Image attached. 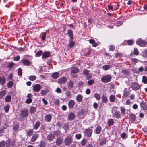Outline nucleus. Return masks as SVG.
Listing matches in <instances>:
<instances>
[{"mask_svg": "<svg viewBox=\"0 0 147 147\" xmlns=\"http://www.w3.org/2000/svg\"><path fill=\"white\" fill-rule=\"evenodd\" d=\"M22 74V71L21 68H18V74L19 76H21Z\"/></svg>", "mask_w": 147, "mask_h": 147, "instance_id": "864d4df0", "label": "nucleus"}, {"mask_svg": "<svg viewBox=\"0 0 147 147\" xmlns=\"http://www.w3.org/2000/svg\"><path fill=\"white\" fill-rule=\"evenodd\" d=\"M19 125L18 124H16L14 125L13 127V130L16 131L19 128Z\"/></svg>", "mask_w": 147, "mask_h": 147, "instance_id": "338daca9", "label": "nucleus"}, {"mask_svg": "<svg viewBox=\"0 0 147 147\" xmlns=\"http://www.w3.org/2000/svg\"><path fill=\"white\" fill-rule=\"evenodd\" d=\"M127 43L128 45H131L133 43V42L132 40H127Z\"/></svg>", "mask_w": 147, "mask_h": 147, "instance_id": "69168bd1", "label": "nucleus"}, {"mask_svg": "<svg viewBox=\"0 0 147 147\" xmlns=\"http://www.w3.org/2000/svg\"><path fill=\"white\" fill-rule=\"evenodd\" d=\"M67 79L65 77H62L58 80V82L60 84L64 83L67 80Z\"/></svg>", "mask_w": 147, "mask_h": 147, "instance_id": "ddd939ff", "label": "nucleus"}, {"mask_svg": "<svg viewBox=\"0 0 147 147\" xmlns=\"http://www.w3.org/2000/svg\"><path fill=\"white\" fill-rule=\"evenodd\" d=\"M36 110V108L35 107H31L29 109V112L31 113H34Z\"/></svg>", "mask_w": 147, "mask_h": 147, "instance_id": "a878e982", "label": "nucleus"}, {"mask_svg": "<svg viewBox=\"0 0 147 147\" xmlns=\"http://www.w3.org/2000/svg\"><path fill=\"white\" fill-rule=\"evenodd\" d=\"M11 100V97L9 95H8L6 96L5 97V100L6 102H9Z\"/></svg>", "mask_w": 147, "mask_h": 147, "instance_id": "2f4dec72", "label": "nucleus"}, {"mask_svg": "<svg viewBox=\"0 0 147 147\" xmlns=\"http://www.w3.org/2000/svg\"><path fill=\"white\" fill-rule=\"evenodd\" d=\"M120 109L121 113L122 115H124L125 114V108L123 106H121L120 107Z\"/></svg>", "mask_w": 147, "mask_h": 147, "instance_id": "ea45409f", "label": "nucleus"}, {"mask_svg": "<svg viewBox=\"0 0 147 147\" xmlns=\"http://www.w3.org/2000/svg\"><path fill=\"white\" fill-rule=\"evenodd\" d=\"M142 55L144 57H147V49L143 51Z\"/></svg>", "mask_w": 147, "mask_h": 147, "instance_id": "4d7b16f0", "label": "nucleus"}, {"mask_svg": "<svg viewBox=\"0 0 147 147\" xmlns=\"http://www.w3.org/2000/svg\"><path fill=\"white\" fill-rule=\"evenodd\" d=\"M5 147H10L11 145L10 139H9L6 141H5Z\"/></svg>", "mask_w": 147, "mask_h": 147, "instance_id": "cd10ccee", "label": "nucleus"}, {"mask_svg": "<svg viewBox=\"0 0 147 147\" xmlns=\"http://www.w3.org/2000/svg\"><path fill=\"white\" fill-rule=\"evenodd\" d=\"M28 111L27 109L22 110L20 111V115L21 117L24 118L28 116Z\"/></svg>", "mask_w": 147, "mask_h": 147, "instance_id": "20e7f679", "label": "nucleus"}, {"mask_svg": "<svg viewBox=\"0 0 147 147\" xmlns=\"http://www.w3.org/2000/svg\"><path fill=\"white\" fill-rule=\"evenodd\" d=\"M111 67V66L110 65H105L103 66L102 68L104 70H107L109 69Z\"/></svg>", "mask_w": 147, "mask_h": 147, "instance_id": "e433bc0d", "label": "nucleus"}, {"mask_svg": "<svg viewBox=\"0 0 147 147\" xmlns=\"http://www.w3.org/2000/svg\"><path fill=\"white\" fill-rule=\"evenodd\" d=\"M140 106L144 110H147V106L146 105L144 101H142L140 104Z\"/></svg>", "mask_w": 147, "mask_h": 147, "instance_id": "6ab92c4d", "label": "nucleus"}, {"mask_svg": "<svg viewBox=\"0 0 147 147\" xmlns=\"http://www.w3.org/2000/svg\"><path fill=\"white\" fill-rule=\"evenodd\" d=\"M108 122L109 125H113L114 121L113 119H111L108 121Z\"/></svg>", "mask_w": 147, "mask_h": 147, "instance_id": "c03bdc74", "label": "nucleus"}, {"mask_svg": "<svg viewBox=\"0 0 147 147\" xmlns=\"http://www.w3.org/2000/svg\"><path fill=\"white\" fill-rule=\"evenodd\" d=\"M106 140L105 138H102L100 141L99 143L100 146L106 144Z\"/></svg>", "mask_w": 147, "mask_h": 147, "instance_id": "f704fd0d", "label": "nucleus"}, {"mask_svg": "<svg viewBox=\"0 0 147 147\" xmlns=\"http://www.w3.org/2000/svg\"><path fill=\"white\" fill-rule=\"evenodd\" d=\"M75 115L74 113L73 112L70 113L68 115V119L69 120L72 121L74 119Z\"/></svg>", "mask_w": 147, "mask_h": 147, "instance_id": "4468645a", "label": "nucleus"}, {"mask_svg": "<svg viewBox=\"0 0 147 147\" xmlns=\"http://www.w3.org/2000/svg\"><path fill=\"white\" fill-rule=\"evenodd\" d=\"M137 44L141 46H145L147 44V43L144 41H143L141 39H138L136 41Z\"/></svg>", "mask_w": 147, "mask_h": 147, "instance_id": "423d86ee", "label": "nucleus"}, {"mask_svg": "<svg viewBox=\"0 0 147 147\" xmlns=\"http://www.w3.org/2000/svg\"><path fill=\"white\" fill-rule=\"evenodd\" d=\"M45 142L44 140H42L40 142L39 144L38 145V146L39 147H45Z\"/></svg>", "mask_w": 147, "mask_h": 147, "instance_id": "473e14b6", "label": "nucleus"}, {"mask_svg": "<svg viewBox=\"0 0 147 147\" xmlns=\"http://www.w3.org/2000/svg\"><path fill=\"white\" fill-rule=\"evenodd\" d=\"M102 131L101 127L100 125L97 126L96 128L94 130V132L97 134H99Z\"/></svg>", "mask_w": 147, "mask_h": 147, "instance_id": "f8f14e48", "label": "nucleus"}, {"mask_svg": "<svg viewBox=\"0 0 147 147\" xmlns=\"http://www.w3.org/2000/svg\"><path fill=\"white\" fill-rule=\"evenodd\" d=\"M10 107V106L9 104H7L4 107L5 112L6 113H7L9 111V110Z\"/></svg>", "mask_w": 147, "mask_h": 147, "instance_id": "c9c22d12", "label": "nucleus"}, {"mask_svg": "<svg viewBox=\"0 0 147 147\" xmlns=\"http://www.w3.org/2000/svg\"><path fill=\"white\" fill-rule=\"evenodd\" d=\"M41 88L40 85L39 84H35L33 87V90L35 92H38L39 91Z\"/></svg>", "mask_w": 147, "mask_h": 147, "instance_id": "9b49d317", "label": "nucleus"}, {"mask_svg": "<svg viewBox=\"0 0 147 147\" xmlns=\"http://www.w3.org/2000/svg\"><path fill=\"white\" fill-rule=\"evenodd\" d=\"M74 82L70 81L67 84V86L70 89L72 88L74 86Z\"/></svg>", "mask_w": 147, "mask_h": 147, "instance_id": "72a5a7b5", "label": "nucleus"}, {"mask_svg": "<svg viewBox=\"0 0 147 147\" xmlns=\"http://www.w3.org/2000/svg\"><path fill=\"white\" fill-rule=\"evenodd\" d=\"M5 145V141L3 140L0 142V147H4Z\"/></svg>", "mask_w": 147, "mask_h": 147, "instance_id": "603ef678", "label": "nucleus"}, {"mask_svg": "<svg viewBox=\"0 0 147 147\" xmlns=\"http://www.w3.org/2000/svg\"><path fill=\"white\" fill-rule=\"evenodd\" d=\"M87 142V140L86 139H83L81 142V144L82 146H84L86 144Z\"/></svg>", "mask_w": 147, "mask_h": 147, "instance_id": "49530a36", "label": "nucleus"}, {"mask_svg": "<svg viewBox=\"0 0 147 147\" xmlns=\"http://www.w3.org/2000/svg\"><path fill=\"white\" fill-rule=\"evenodd\" d=\"M129 93V92L127 88H125L123 91V98L127 97Z\"/></svg>", "mask_w": 147, "mask_h": 147, "instance_id": "aec40b11", "label": "nucleus"}, {"mask_svg": "<svg viewBox=\"0 0 147 147\" xmlns=\"http://www.w3.org/2000/svg\"><path fill=\"white\" fill-rule=\"evenodd\" d=\"M142 82L145 84L147 83V77L146 76H143L142 78Z\"/></svg>", "mask_w": 147, "mask_h": 147, "instance_id": "de8ad7c7", "label": "nucleus"}, {"mask_svg": "<svg viewBox=\"0 0 147 147\" xmlns=\"http://www.w3.org/2000/svg\"><path fill=\"white\" fill-rule=\"evenodd\" d=\"M122 72L125 75H130V72L127 70H122Z\"/></svg>", "mask_w": 147, "mask_h": 147, "instance_id": "3c124183", "label": "nucleus"}, {"mask_svg": "<svg viewBox=\"0 0 147 147\" xmlns=\"http://www.w3.org/2000/svg\"><path fill=\"white\" fill-rule=\"evenodd\" d=\"M73 142L72 136H67L65 138L64 140L65 145L66 146H69Z\"/></svg>", "mask_w": 147, "mask_h": 147, "instance_id": "f03ea898", "label": "nucleus"}, {"mask_svg": "<svg viewBox=\"0 0 147 147\" xmlns=\"http://www.w3.org/2000/svg\"><path fill=\"white\" fill-rule=\"evenodd\" d=\"M131 61L132 63L135 64L138 62V59L136 58H133L131 59Z\"/></svg>", "mask_w": 147, "mask_h": 147, "instance_id": "bf43d9fd", "label": "nucleus"}, {"mask_svg": "<svg viewBox=\"0 0 147 147\" xmlns=\"http://www.w3.org/2000/svg\"><path fill=\"white\" fill-rule=\"evenodd\" d=\"M14 65V64L13 62L10 63L8 65V67L9 68L12 67Z\"/></svg>", "mask_w": 147, "mask_h": 147, "instance_id": "774afa93", "label": "nucleus"}, {"mask_svg": "<svg viewBox=\"0 0 147 147\" xmlns=\"http://www.w3.org/2000/svg\"><path fill=\"white\" fill-rule=\"evenodd\" d=\"M40 125V122L39 121H37L33 127V128L35 130H37L39 127Z\"/></svg>", "mask_w": 147, "mask_h": 147, "instance_id": "393cba45", "label": "nucleus"}, {"mask_svg": "<svg viewBox=\"0 0 147 147\" xmlns=\"http://www.w3.org/2000/svg\"><path fill=\"white\" fill-rule=\"evenodd\" d=\"M33 131L32 129H30L27 131V135L28 136L30 137L32 135Z\"/></svg>", "mask_w": 147, "mask_h": 147, "instance_id": "c756f323", "label": "nucleus"}, {"mask_svg": "<svg viewBox=\"0 0 147 147\" xmlns=\"http://www.w3.org/2000/svg\"><path fill=\"white\" fill-rule=\"evenodd\" d=\"M112 78V77L110 75H107L101 78V81L104 83H107L110 82Z\"/></svg>", "mask_w": 147, "mask_h": 147, "instance_id": "7ed1b4c3", "label": "nucleus"}, {"mask_svg": "<svg viewBox=\"0 0 147 147\" xmlns=\"http://www.w3.org/2000/svg\"><path fill=\"white\" fill-rule=\"evenodd\" d=\"M129 118L130 121L134 123H137L139 122V121H137L136 120V116L134 114H129Z\"/></svg>", "mask_w": 147, "mask_h": 147, "instance_id": "1a4fd4ad", "label": "nucleus"}, {"mask_svg": "<svg viewBox=\"0 0 147 147\" xmlns=\"http://www.w3.org/2000/svg\"><path fill=\"white\" fill-rule=\"evenodd\" d=\"M82 136L80 134H77L76 135L75 137L77 139H79L81 138Z\"/></svg>", "mask_w": 147, "mask_h": 147, "instance_id": "0e129e2a", "label": "nucleus"}, {"mask_svg": "<svg viewBox=\"0 0 147 147\" xmlns=\"http://www.w3.org/2000/svg\"><path fill=\"white\" fill-rule=\"evenodd\" d=\"M94 96L97 100H99L100 99V94H94Z\"/></svg>", "mask_w": 147, "mask_h": 147, "instance_id": "a19ab883", "label": "nucleus"}, {"mask_svg": "<svg viewBox=\"0 0 147 147\" xmlns=\"http://www.w3.org/2000/svg\"><path fill=\"white\" fill-rule=\"evenodd\" d=\"M132 89L134 90H137L140 88V86L137 82H132L131 85Z\"/></svg>", "mask_w": 147, "mask_h": 147, "instance_id": "39448f33", "label": "nucleus"}, {"mask_svg": "<svg viewBox=\"0 0 147 147\" xmlns=\"http://www.w3.org/2000/svg\"><path fill=\"white\" fill-rule=\"evenodd\" d=\"M42 53V51L40 50L38 51L36 53V56L37 57L40 56Z\"/></svg>", "mask_w": 147, "mask_h": 147, "instance_id": "052dcab7", "label": "nucleus"}, {"mask_svg": "<svg viewBox=\"0 0 147 147\" xmlns=\"http://www.w3.org/2000/svg\"><path fill=\"white\" fill-rule=\"evenodd\" d=\"M73 39H69V45L70 48L72 47L74 45V42L73 41Z\"/></svg>", "mask_w": 147, "mask_h": 147, "instance_id": "7c9ffc66", "label": "nucleus"}, {"mask_svg": "<svg viewBox=\"0 0 147 147\" xmlns=\"http://www.w3.org/2000/svg\"><path fill=\"white\" fill-rule=\"evenodd\" d=\"M57 127H58V128H60L62 126V124L61 122L59 121L57 122L56 124Z\"/></svg>", "mask_w": 147, "mask_h": 147, "instance_id": "13d9d810", "label": "nucleus"}, {"mask_svg": "<svg viewBox=\"0 0 147 147\" xmlns=\"http://www.w3.org/2000/svg\"><path fill=\"white\" fill-rule=\"evenodd\" d=\"M83 97L81 94H78L76 97V100L78 102H81L82 100Z\"/></svg>", "mask_w": 147, "mask_h": 147, "instance_id": "4be33fe9", "label": "nucleus"}, {"mask_svg": "<svg viewBox=\"0 0 147 147\" xmlns=\"http://www.w3.org/2000/svg\"><path fill=\"white\" fill-rule=\"evenodd\" d=\"M67 34L70 38V39H73V32L70 29H68L67 30Z\"/></svg>", "mask_w": 147, "mask_h": 147, "instance_id": "a211bd4d", "label": "nucleus"}, {"mask_svg": "<svg viewBox=\"0 0 147 147\" xmlns=\"http://www.w3.org/2000/svg\"><path fill=\"white\" fill-rule=\"evenodd\" d=\"M36 76L32 75L30 76L28 78L30 80L33 81L36 79Z\"/></svg>", "mask_w": 147, "mask_h": 147, "instance_id": "4c0bfd02", "label": "nucleus"}, {"mask_svg": "<svg viewBox=\"0 0 147 147\" xmlns=\"http://www.w3.org/2000/svg\"><path fill=\"white\" fill-rule=\"evenodd\" d=\"M55 138V135L52 133L49 134L47 136V139L49 141H52Z\"/></svg>", "mask_w": 147, "mask_h": 147, "instance_id": "dca6fc26", "label": "nucleus"}, {"mask_svg": "<svg viewBox=\"0 0 147 147\" xmlns=\"http://www.w3.org/2000/svg\"><path fill=\"white\" fill-rule=\"evenodd\" d=\"M42 41H44L45 40L46 38V33L45 32H44L42 34Z\"/></svg>", "mask_w": 147, "mask_h": 147, "instance_id": "6e6d98bb", "label": "nucleus"}, {"mask_svg": "<svg viewBox=\"0 0 147 147\" xmlns=\"http://www.w3.org/2000/svg\"><path fill=\"white\" fill-rule=\"evenodd\" d=\"M65 94L67 97H70L71 96V94L70 91L67 90L65 92Z\"/></svg>", "mask_w": 147, "mask_h": 147, "instance_id": "a18cd8bd", "label": "nucleus"}, {"mask_svg": "<svg viewBox=\"0 0 147 147\" xmlns=\"http://www.w3.org/2000/svg\"><path fill=\"white\" fill-rule=\"evenodd\" d=\"M79 71V69L78 68L76 67H74L72 68L71 71V74L73 77L75 76L76 74Z\"/></svg>", "mask_w": 147, "mask_h": 147, "instance_id": "9d476101", "label": "nucleus"}, {"mask_svg": "<svg viewBox=\"0 0 147 147\" xmlns=\"http://www.w3.org/2000/svg\"><path fill=\"white\" fill-rule=\"evenodd\" d=\"M63 142V139L62 138L60 137L59 138H57V139L56 141V143L57 145H59L61 144Z\"/></svg>", "mask_w": 147, "mask_h": 147, "instance_id": "412c9836", "label": "nucleus"}, {"mask_svg": "<svg viewBox=\"0 0 147 147\" xmlns=\"http://www.w3.org/2000/svg\"><path fill=\"white\" fill-rule=\"evenodd\" d=\"M102 102L104 103H106L108 101V99L107 98V97H106L104 95L102 96Z\"/></svg>", "mask_w": 147, "mask_h": 147, "instance_id": "37998d69", "label": "nucleus"}, {"mask_svg": "<svg viewBox=\"0 0 147 147\" xmlns=\"http://www.w3.org/2000/svg\"><path fill=\"white\" fill-rule=\"evenodd\" d=\"M41 94L42 95H45L47 94V92L45 90H42L41 91Z\"/></svg>", "mask_w": 147, "mask_h": 147, "instance_id": "e2e57ef3", "label": "nucleus"}, {"mask_svg": "<svg viewBox=\"0 0 147 147\" xmlns=\"http://www.w3.org/2000/svg\"><path fill=\"white\" fill-rule=\"evenodd\" d=\"M94 83V81L92 79L90 80L87 82V84L89 85H91Z\"/></svg>", "mask_w": 147, "mask_h": 147, "instance_id": "5fc2aeb1", "label": "nucleus"}, {"mask_svg": "<svg viewBox=\"0 0 147 147\" xmlns=\"http://www.w3.org/2000/svg\"><path fill=\"white\" fill-rule=\"evenodd\" d=\"M39 134H34L32 136L31 139L29 142V143L32 144L34 142L36 139L39 137Z\"/></svg>", "mask_w": 147, "mask_h": 147, "instance_id": "0eeeda50", "label": "nucleus"}, {"mask_svg": "<svg viewBox=\"0 0 147 147\" xmlns=\"http://www.w3.org/2000/svg\"><path fill=\"white\" fill-rule=\"evenodd\" d=\"M109 100L111 102H114L115 100V97L114 95L112 94L109 97Z\"/></svg>", "mask_w": 147, "mask_h": 147, "instance_id": "58836bf2", "label": "nucleus"}, {"mask_svg": "<svg viewBox=\"0 0 147 147\" xmlns=\"http://www.w3.org/2000/svg\"><path fill=\"white\" fill-rule=\"evenodd\" d=\"M32 101V100L31 98H29L27 99L25 101V103L27 104H30Z\"/></svg>", "mask_w": 147, "mask_h": 147, "instance_id": "680f3d73", "label": "nucleus"}, {"mask_svg": "<svg viewBox=\"0 0 147 147\" xmlns=\"http://www.w3.org/2000/svg\"><path fill=\"white\" fill-rule=\"evenodd\" d=\"M134 54L136 55L139 54V52L138 49L136 48H135L134 50Z\"/></svg>", "mask_w": 147, "mask_h": 147, "instance_id": "09e8293b", "label": "nucleus"}, {"mask_svg": "<svg viewBox=\"0 0 147 147\" xmlns=\"http://www.w3.org/2000/svg\"><path fill=\"white\" fill-rule=\"evenodd\" d=\"M92 131V129L90 128H88L85 129L84 131V135L85 136L87 137H90L91 136Z\"/></svg>", "mask_w": 147, "mask_h": 147, "instance_id": "6e6552de", "label": "nucleus"}, {"mask_svg": "<svg viewBox=\"0 0 147 147\" xmlns=\"http://www.w3.org/2000/svg\"><path fill=\"white\" fill-rule=\"evenodd\" d=\"M118 107H114L112 109V113L114 117L117 119H119L121 117V114L120 112L117 110Z\"/></svg>", "mask_w": 147, "mask_h": 147, "instance_id": "f257e3e1", "label": "nucleus"}, {"mask_svg": "<svg viewBox=\"0 0 147 147\" xmlns=\"http://www.w3.org/2000/svg\"><path fill=\"white\" fill-rule=\"evenodd\" d=\"M89 71L88 70L85 69L82 72V74L85 75H87L89 74Z\"/></svg>", "mask_w": 147, "mask_h": 147, "instance_id": "8fccbe9b", "label": "nucleus"}, {"mask_svg": "<svg viewBox=\"0 0 147 147\" xmlns=\"http://www.w3.org/2000/svg\"><path fill=\"white\" fill-rule=\"evenodd\" d=\"M75 105V102L74 100H71L68 102V106L69 109H72Z\"/></svg>", "mask_w": 147, "mask_h": 147, "instance_id": "f3484780", "label": "nucleus"}, {"mask_svg": "<svg viewBox=\"0 0 147 147\" xmlns=\"http://www.w3.org/2000/svg\"><path fill=\"white\" fill-rule=\"evenodd\" d=\"M5 79L4 77L3 76L2 77L0 76V84L2 85H3L5 83Z\"/></svg>", "mask_w": 147, "mask_h": 147, "instance_id": "bb28decb", "label": "nucleus"}, {"mask_svg": "<svg viewBox=\"0 0 147 147\" xmlns=\"http://www.w3.org/2000/svg\"><path fill=\"white\" fill-rule=\"evenodd\" d=\"M45 119L47 122L50 121L51 119V116L50 114L47 115L45 117Z\"/></svg>", "mask_w": 147, "mask_h": 147, "instance_id": "c85d7f7f", "label": "nucleus"}, {"mask_svg": "<svg viewBox=\"0 0 147 147\" xmlns=\"http://www.w3.org/2000/svg\"><path fill=\"white\" fill-rule=\"evenodd\" d=\"M22 63L23 65L25 66H28L30 65V61L27 59H24L22 61Z\"/></svg>", "mask_w": 147, "mask_h": 147, "instance_id": "2eb2a0df", "label": "nucleus"}, {"mask_svg": "<svg viewBox=\"0 0 147 147\" xmlns=\"http://www.w3.org/2000/svg\"><path fill=\"white\" fill-rule=\"evenodd\" d=\"M50 55V53L48 51L44 52L42 55V58H47Z\"/></svg>", "mask_w": 147, "mask_h": 147, "instance_id": "5701e85b", "label": "nucleus"}, {"mask_svg": "<svg viewBox=\"0 0 147 147\" xmlns=\"http://www.w3.org/2000/svg\"><path fill=\"white\" fill-rule=\"evenodd\" d=\"M13 83L12 81H9L7 84V86L8 88H11L13 86Z\"/></svg>", "mask_w": 147, "mask_h": 147, "instance_id": "79ce46f5", "label": "nucleus"}, {"mask_svg": "<svg viewBox=\"0 0 147 147\" xmlns=\"http://www.w3.org/2000/svg\"><path fill=\"white\" fill-rule=\"evenodd\" d=\"M6 93V91L5 90H3L0 92V99L3 98Z\"/></svg>", "mask_w": 147, "mask_h": 147, "instance_id": "b1692460", "label": "nucleus"}]
</instances>
